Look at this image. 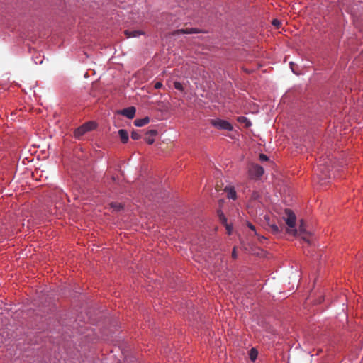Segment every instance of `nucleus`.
I'll use <instances>...</instances> for the list:
<instances>
[{"instance_id": "obj_1", "label": "nucleus", "mask_w": 363, "mask_h": 363, "mask_svg": "<svg viewBox=\"0 0 363 363\" xmlns=\"http://www.w3.org/2000/svg\"><path fill=\"white\" fill-rule=\"evenodd\" d=\"M286 217H284L285 222L289 229L287 230L290 234H296L297 230L294 228L296 226V216L294 212L290 209H286L285 211Z\"/></svg>"}, {"instance_id": "obj_2", "label": "nucleus", "mask_w": 363, "mask_h": 363, "mask_svg": "<svg viewBox=\"0 0 363 363\" xmlns=\"http://www.w3.org/2000/svg\"><path fill=\"white\" fill-rule=\"evenodd\" d=\"M210 123L219 130L231 131L233 129V125L228 121L222 119H211Z\"/></svg>"}, {"instance_id": "obj_3", "label": "nucleus", "mask_w": 363, "mask_h": 363, "mask_svg": "<svg viewBox=\"0 0 363 363\" xmlns=\"http://www.w3.org/2000/svg\"><path fill=\"white\" fill-rule=\"evenodd\" d=\"M264 174V169L259 164H252L249 169V174L252 179H259Z\"/></svg>"}, {"instance_id": "obj_4", "label": "nucleus", "mask_w": 363, "mask_h": 363, "mask_svg": "<svg viewBox=\"0 0 363 363\" xmlns=\"http://www.w3.org/2000/svg\"><path fill=\"white\" fill-rule=\"evenodd\" d=\"M135 111H136L135 108L133 106H130V107L125 108L123 109L121 111V113L123 116H126L128 118L132 119L135 117Z\"/></svg>"}, {"instance_id": "obj_5", "label": "nucleus", "mask_w": 363, "mask_h": 363, "mask_svg": "<svg viewBox=\"0 0 363 363\" xmlns=\"http://www.w3.org/2000/svg\"><path fill=\"white\" fill-rule=\"evenodd\" d=\"M200 31L196 28H182L178 29L173 33V35H179V34H193V33H199Z\"/></svg>"}, {"instance_id": "obj_6", "label": "nucleus", "mask_w": 363, "mask_h": 363, "mask_svg": "<svg viewBox=\"0 0 363 363\" xmlns=\"http://www.w3.org/2000/svg\"><path fill=\"white\" fill-rule=\"evenodd\" d=\"M157 135V131L156 130H150L146 132L145 140L148 144L151 145L154 143V137L156 136Z\"/></svg>"}, {"instance_id": "obj_7", "label": "nucleus", "mask_w": 363, "mask_h": 363, "mask_svg": "<svg viewBox=\"0 0 363 363\" xmlns=\"http://www.w3.org/2000/svg\"><path fill=\"white\" fill-rule=\"evenodd\" d=\"M124 33L128 38H137L141 35H145V33L143 31L139 30H125L124 31Z\"/></svg>"}, {"instance_id": "obj_8", "label": "nucleus", "mask_w": 363, "mask_h": 363, "mask_svg": "<svg viewBox=\"0 0 363 363\" xmlns=\"http://www.w3.org/2000/svg\"><path fill=\"white\" fill-rule=\"evenodd\" d=\"M318 169L320 172V179L324 180L330 177V174H329V171L325 168V167L323 164H320L318 167Z\"/></svg>"}, {"instance_id": "obj_9", "label": "nucleus", "mask_w": 363, "mask_h": 363, "mask_svg": "<svg viewBox=\"0 0 363 363\" xmlns=\"http://www.w3.org/2000/svg\"><path fill=\"white\" fill-rule=\"evenodd\" d=\"M264 218L267 220L269 227V230H270L273 234L279 233L280 231L279 226L274 223H271L269 222V218L267 216H264Z\"/></svg>"}, {"instance_id": "obj_10", "label": "nucleus", "mask_w": 363, "mask_h": 363, "mask_svg": "<svg viewBox=\"0 0 363 363\" xmlns=\"http://www.w3.org/2000/svg\"><path fill=\"white\" fill-rule=\"evenodd\" d=\"M218 213L220 221L226 226V230H228V234H230L232 228L229 225L227 224V218H225V216H224V214L222 212L218 211Z\"/></svg>"}, {"instance_id": "obj_11", "label": "nucleus", "mask_w": 363, "mask_h": 363, "mask_svg": "<svg viewBox=\"0 0 363 363\" xmlns=\"http://www.w3.org/2000/svg\"><path fill=\"white\" fill-rule=\"evenodd\" d=\"M118 135L121 139V141L123 143H126L128 140L129 136L128 132L124 129H121L118 130Z\"/></svg>"}, {"instance_id": "obj_12", "label": "nucleus", "mask_w": 363, "mask_h": 363, "mask_svg": "<svg viewBox=\"0 0 363 363\" xmlns=\"http://www.w3.org/2000/svg\"><path fill=\"white\" fill-rule=\"evenodd\" d=\"M150 122V118L148 117H145L143 118L136 119L134 121V124L135 126L142 127L145 125L147 124Z\"/></svg>"}, {"instance_id": "obj_13", "label": "nucleus", "mask_w": 363, "mask_h": 363, "mask_svg": "<svg viewBox=\"0 0 363 363\" xmlns=\"http://www.w3.org/2000/svg\"><path fill=\"white\" fill-rule=\"evenodd\" d=\"M237 121L239 122L240 123L244 124L245 128H249L252 125V123L250 122V121L245 116L238 117Z\"/></svg>"}, {"instance_id": "obj_14", "label": "nucleus", "mask_w": 363, "mask_h": 363, "mask_svg": "<svg viewBox=\"0 0 363 363\" xmlns=\"http://www.w3.org/2000/svg\"><path fill=\"white\" fill-rule=\"evenodd\" d=\"M85 127H83V125H81L78 128H77L74 131V136L77 138H80L83 135H84L86 133Z\"/></svg>"}, {"instance_id": "obj_15", "label": "nucleus", "mask_w": 363, "mask_h": 363, "mask_svg": "<svg viewBox=\"0 0 363 363\" xmlns=\"http://www.w3.org/2000/svg\"><path fill=\"white\" fill-rule=\"evenodd\" d=\"M83 127H85L86 132H89L90 130H92L96 128V124L93 121H89L84 123Z\"/></svg>"}, {"instance_id": "obj_16", "label": "nucleus", "mask_w": 363, "mask_h": 363, "mask_svg": "<svg viewBox=\"0 0 363 363\" xmlns=\"http://www.w3.org/2000/svg\"><path fill=\"white\" fill-rule=\"evenodd\" d=\"M258 356V351L257 349L252 347L249 352V357L251 361L255 362Z\"/></svg>"}, {"instance_id": "obj_17", "label": "nucleus", "mask_w": 363, "mask_h": 363, "mask_svg": "<svg viewBox=\"0 0 363 363\" xmlns=\"http://www.w3.org/2000/svg\"><path fill=\"white\" fill-rule=\"evenodd\" d=\"M225 191L227 192L228 197L229 199H232L233 200L236 199V192L233 189H231V188L228 189V188L225 187Z\"/></svg>"}, {"instance_id": "obj_18", "label": "nucleus", "mask_w": 363, "mask_h": 363, "mask_svg": "<svg viewBox=\"0 0 363 363\" xmlns=\"http://www.w3.org/2000/svg\"><path fill=\"white\" fill-rule=\"evenodd\" d=\"M110 205L114 211H119L123 208V206L119 203H111Z\"/></svg>"}, {"instance_id": "obj_19", "label": "nucleus", "mask_w": 363, "mask_h": 363, "mask_svg": "<svg viewBox=\"0 0 363 363\" xmlns=\"http://www.w3.org/2000/svg\"><path fill=\"white\" fill-rule=\"evenodd\" d=\"M131 138L133 140H138L140 138V135L138 131L134 130L131 133Z\"/></svg>"}, {"instance_id": "obj_20", "label": "nucleus", "mask_w": 363, "mask_h": 363, "mask_svg": "<svg viewBox=\"0 0 363 363\" xmlns=\"http://www.w3.org/2000/svg\"><path fill=\"white\" fill-rule=\"evenodd\" d=\"M174 86L177 90H179V91H183L184 90L183 85L180 82H175L174 83Z\"/></svg>"}, {"instance_id": "obj_21", "label": "nucleus", "mask_w": 363, "mask_h": 363, "mask_svg": "<svg viewBox=\"0 0 363 363\" xmlns=\"http://www.w3.org/2000/svg\"><path fill=\"white\" fill-rule=\"evenodd\" d=\"M259 160L262 162H265V161H267L269 160V158L266 155L262 153L259 155Z\"/></svg>"}, {"instance_id": "obj_22", "label": "nucleus", "mask_w": 363, "mask_h": 363, "mask_svg": "<svg viewBox=\"0 0 363 363\" xmlns=\"http://www.w3.org/2000/svg\"><path fill=\"white\" fill-rule=\"evenodd\" d=\"M304 222L303 220L301 221V224L299 226V230L301 233H304L306 231Z\"/></svg>"}, {"instance_id": "obj_23", "label": "nucleus", "mask_w": 363, "mask_h": 363, "mask_svg": "<svg viewBox=\"0 0 363 363\" xmlns=\"http://www.w3.org/2000/svg\"><path fill=\"white\" fill-rule=\"evenodd\" d=\"M272 24H273L275 27H277V28H279V26H280V25H281V22H280L279 20H277V19H274V20L272 21Z\"/></svg>"}, {"instance_id": "obj_24", "label": "nucleus", "mask_w": 363, "mask_h": 363, "mask_svg": "<svg viewBox=\"0 0 363 363\" xmlns=\"http://www.w3.org/2000/svg\"><path fill=\"white\" fill-rule=\"evenodd\" d=\"M162 87V83L160 82H157L154 84V88L156 89H159Z\"/></svg>"}, {"instance_id": "obj_25", "label": "nucleus", "mask_w": 363, "mask_h": 363, "mask_svg": "<svg viewBox=\"0 0 363 363\" xmlns=\"http://www.w3.org/2000/svg\"><path fill=\"white\" fill-rule=\"evenodd\" d=\"M232 257L233 259L237 258V253H236V250H235V247L233 248V252H232Z\"/></svg>"}, {"instance_id": "obj_26", "label": "nucleus", "mask_w": 363, "mask_h": 363, "mask_svg": "<svg viewBox=\"0 0 363 363\" xmlns=\"http://www.w3.org/2000/svg\"><path fill=\"white\" fill-rule=\"evenodd\" d=\"M259 197V194L257 192H254L252 194V198L253 199H257Z\"/></svg>"}, {"instance_id": "obj_27", "label": "nucleus", "mask_w": 363, "mask_h": 363, "mask_svg": "<svg viewBox=\"0 0 363 363\" xmlns=\"http://www.w3.org/2000/svg\"><path fill=\"white\" fill-rule=\"evenodd\" d=\"M247 226L253 231L255 232V227L250 223H247Z\"/></svg>"}]
</instances>
